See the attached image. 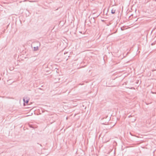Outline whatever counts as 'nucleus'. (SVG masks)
I'll return each instance as SVG.
<instances>
[{"instance_id":"1","label":"nucleus","mask_w":156,"mask_h":156,"mask_svg":"<svg viewBox=\"0 0 156 156\" xmlns=\"http://www.w3.org/2000/svg\"><path fill=\"white\" fill-rule=\"evenodd\" d=\"M29 99L27 97H26L23 99V101L24 102V105H27L28 101H29Z\"/></svg>"},{"instance_id":"2","label":"nucleus","mask_w":156,"mask_h":156,"mask_svg":"<svg viewBox=\"0 0 156 156\" xmlns=\"http://www.w3.org/2000/svg\"><path fill=\"white\" fill-rule=\"evenodd\" d=\"M111 12L112 13L114 14L115 12V10L114 9H112L111 11Z\"/></svg>"}]
</instances>
